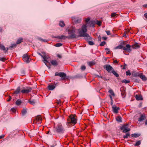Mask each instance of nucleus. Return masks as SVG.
<instances>
[{
  "mask_svg": "<svg viewBox=\"0 0 147 147\" xmlns=\"http://www.w3.org/2000/svg\"><path fill=\"white\" fill-rule=\"evenodd\" d=\"M122 83H125V84H127L130 82V81L129 80L124 79L122 80Z\"/></svg>",
  "mask_w": 147,
  "mask_h": 147,
  "instance_id": "nucleus-34",
  "label": "nucleus"
},
{
  "mask_svg": "<svg viewBox=\"0 0 147 147\" xmlns=\"http://www.w3.org/2000/svg\"><path fill=\"white\" fill-rule=\"evenodd\" d=\"M11 97H10V96H9V98L7 100V101H10L11 99Z\"/></svg>",
  "mask_w": 147,
  "mask_h": 147,
  "instance_id": "nucleus-48",
  "label": "nucleus"
},
{
  "mask_svg": "<svg viewBox=\"0 0 147 147\" xmlns=\"http://www.w3.org/2000/svg\"><path fill=\"white\" fill-rule=\"evenodd\" d=\"M128 124L124 125L120 127V129L123 131V133H126L129 131L130 130V128H128Z\"/></svg>",
  "mask_w": 147,
  "mask_h": 147,
  "instance_id": "nucleus-7",
  "label": "nucleus"
},
{
  "mask_svg": "<svg viewBox=\"0 0 147 147\" xmlns=\"http://www.w3.org/2000/svg\"><path fill=\"white\" fill-rule=\"evenodd\" d=\"M11 111L13 113L16 112V110L14 108H11Z\"/></svg>",
  "mask_w": 147,
  "mask_h": 147,
  "instance_id": "nucleus-45",
  "label": "nucleus"
},
{
  "mask_svg": "<svg viewBox=\"0 0 147 147\" xmlns=\"http://www.w3.org/2000/svg\"><path fill=\"white\" fill-rule=\"evenodd\" d=\"M55 74H65L64 72H59V73H58L57 72H56L55 73Z\"/></svg>",
  "mask_w": 147,
  "mask_h": 147,
  "instance_id": "nucleus-63",
  "label": "nucleus"
},
{
  "mask_svg": "<svg viewBox=\"0 0 147 147\" xmlns=\"http://www.w3.org/2000/svg\"><path fill=\"white\" fill-rule=\"evenodd\" d=\"M145 125H147V119L146 120L145 122Z\"/></svg>",
  "mask_w": 147,
  "mask_h": 147,
  "instance_id": "nucleus-64",
  "label": "nucleus"
},
{
  "mask_svg": "<svg viewBox=\"0 0 147 147\" xmlns=\"http://www.w3.org/2000/svg\"><path fill=\"white\" fill-rule=\"evenodd\" d=\"M143 7H147V4L143 5Z\"/></svg>",
  "mask_w": 147,
  "mask_h": 147,
  "instance_id": "nucleus-56",
  "label": "nucleus"
},
{
  "mask_svg": "<svg viewBox=\"0 0 147 147\" xmlns=\"http://www.w3.org/2000/svg\"><path fill=\"white\" fill-rule=\"evenodd\" d=\"M142 103H140L139 105H138V107H142Z\"/></svg>",
  "mask_w": 147,
  "mask_h": 147,
  "instance_id": "nucleus-50",
  "label": "nucleus"
},
{
  "mask_svg": "<svg viewBox=\"0 0 147 147\" xmlns=\"http://www.w3.org/2000/svg\"><path fill=\"white\" fill-rule=\"evenodd\" d=\"M22 38H20L16 42V44H18L20 43L22 41Z\"/></svg>",
  "mask_w": 147,
  "mask_h": 147,
  "instance_id": "nucleus-36",
  "label": "nucleus"
},
{
  "mask_svg": "<svg viewBox=\"0 0 147 147\" xmlns=\"http://www.w3.org/2000/svg\"><path fill=\"white\" fill-rule=\"evenodd\" d=\"M56 132L59 134L63 133L64 131V129L61 124H59L55 127Z\"/></svg>",
  "mask_w": 147,
  "mask_h": 147,
  "instance_id": "nucleus-6",
  "label": "nucleus"
},
{
  "mask_svg": "<svg viewBox=\"0 0 147 147\" xmlns=\"http://www.w3.org/2000/svg\"><path fill=\"white\" fill-rule=\"evenodd\" d=\"M123 48V49L124 51H126L128 52H130L131 51V45L129 44H127L126 46L123 47V46L120 45L117 46L115 49H121Z\"/></svg>",
  "mask_w": 147,
  "mask_h": 147,
  "instance_id": "nucleus-4",
  "label": "nucleus"
},
{
  "mask_svg": "<svg viewBox=\"0 0 147 147\" xmlns=\"http://www.w3.org/2000/svg\"><path fill=\"white\" fill-rule=\"evenodd\" d=\"M23 58L24 61L27 63H28L29 62V57L26 54H24L23 56Z\"/></svg>",
  "mask_w": 147,
  "mask_h": 147,
  "instance_id": "nucleus-11",
  "label": "nucleus"
},
{
  "mask_svg": "<svg viewBox=\"0 0 147 147\" xmlns=\"http://www.w3.org/2000/svg\"><path fill=\"white\" fill-rule=\"evenodd\" d=\"M139 75L138 74H132V78L134 80L135 82L138 83L140 82V80L139 79L137 78V77H139Z\"/></svg>",
  "mask_w": 147,
  "mask_h": 147,
  "instance_id": "nucleus-9",
  "label": "nucleus"
},
{
  "mask_svg": "<svg viewBox=\"0 0 147 147\" xmlns=\"http://www.w3.org/2000/svg\"><path fill=\"white\" fill-rule=\"evenodd\" d=\"M44 59L43 60V62H44L45 64L47 65V63H48V61L46 59V56H43V57H42Z\"/></svg>",
  "mask_w": 147,
  "mask_h": 147,
  "instance_id": "nucleus-23",
  "label": "nucleus"
},
{
  "mask_svg": "<svg viewBox=\"0 0 147 147\" xmlns=\"http://www.w3.org/2000/svg\"><path fill=\"white\" fill-rule=\"evenodd\" d=\"M88 42V44L90 45H92L94 44V43L92 41H89Z\"/></svg>",
  "mask_w": 147,
  "mask_h": 147,
  "instance_id": "nucleus-42",
  "label": "nucleus"
},
{
  "mask_svg": "<svg viewBox=\"0 0 147 147\" xmlns=\"http://www.w3.org/2000/svg\"><path fill=\"white\" fill-rule=\"evenodd\" d=\"M104 68L110 73L117 74L115 71L112 66L109 65L107 64L105 65L104 66Z\"/></svg>",
  "mask_w": 147,
  "mask_h": 147,
  "instance_id": "nucleus-5",
  "label": "nucleus"
},
{
  "mask_svg": "<svg viewBox=\"0 0 147 147\" xmlns=\"http://www.w3.org/2000/svg\"><path fill=\"white\" fill-rule=\"evenodd\" d=\"M117 77H118L119 76V74H114Z\"/></svg>",
  "mask_w": 147,
  "mask_h": 147,
  "instance_id": "nucleus-60",
  "label": "nucleus"
},
{
  "mask_svg": "<svg viewBox=\"0 0 147 147\" xmlns=\"http://www.w3.org/2000/svg\"><path fill=\"white\" fill-rule=\"evenodd\" d=\"M109 92L111 94V95L115 96V94L114 93L112 89H110L109 91Z\"/></svg>",
  "mask_w": 147,
  "mask_h": 147,
  "instance_id": "nucleus-31",
  "label": "nucleus"
},
{
  "mask_svg": "<svg viewBox=\"0 0 147 147\" xmlns=\"http://www.w3.org/2000/svg\"><path fill=\"white\" fill-rule=\"evenodd\" d=\"M105 32L108 35H109L111 34L110 32L109 31L106 30L105 31Z\"/></svg>",
  "mask_w": 147,
  "mask_h": 147,
  "instance_id": "nucleus-46",
  "label": "nucleus"
},
{
  "mask_svg": "<svg viewBox=\"0 0 147 147\" xmlns=\"http://www.w3.org/2000/svg\"><path fill=\"white\" fill-rule=\"evenodd\" d=\"M144 16L146 18H147V13H145L144 14Z\"/></svg>",
  "mask_w": 147,
  "mask_h": 147,
  "instance_id": "nucleus-53",
  "label": "nucleus"
},
{
  "mask_svg": "<svg viewBox=\"0 0 147 147\" xmlns=\"http://www.w3.org/2000/svg\"><path fill=\"white\" fill-rule=\"evenodd\" d=\"M126 74H131V73L130 72V71L129 70H128L126 72Z\"/></svg>",
  "mask_w": 147,
  "mask_h": 147,
  "instance_id": "nucleus-55",
  "label": "nucleus"
},
{
  "mask_svg": "<svg viewBox=\"0 0 147 147\" xmlns=\"http://www.w3.org/2000/svg\"><path fill=\"white\" fill-rule=\"evenodd\" d=\"M114 63H118V62L117 60H114Z\"/></svg>",
  "mask_w": 147,
  "mask_h": 147,
  "instance_id": "nucleus-51",
  "label": "nucleus"
},
{
  "mask_svg": "<svg viewBox=\"0 0 147 147\" xmlns=\"http://www.w3.org/2000/svg\"><path fill=\"white\" fill-rule=\"evenodd\" d=\"M146 116L144 114H142L140 116V117L138 119V121H139L141 122L144 120L145 119H146Z\"/></svg>",
  "mask_w": 147,
  "mask_h": 147,
  "instance_id": "nucleus-18",
  "label": "nucleus"
},
{
  "mask_svg": "<svg viewBox=\"0 0 147 147\" xmlns=\"http://www.w3.org/2000/svg\"><path fill=\"white\" fill-rule=\"evenodd\" d=\"M55 76H59L63 80L65 79L66 77V74H55Z\"/></svg>",
  "mask_w": 147,
  "mask_h": 147,
  "instance_id": "nucleus-15",
  "label": "nucleus"
},
{
  "mask_svg": "<svg viewBox=\"0 0 147 147\" xmlns=\"http://www.w3.org/2000/svg\"><path fill=\"white\" fill-rule=\"evenodd\" d=\"M112 111L115 113H118V111L120 109L119 107H117L115 105H113L112 107Z\"/></svg>",
  "mask_w": 147,
  "mask_h": 147,
  "instance_id": "nucleus-8",
  "label": "nucleus"
},
{
  "mask_svg": "<svg viewBox=\"0 0 147 147\" xmlns=\"http://www.w3.org/2000/svg\"><path fill=\"white\" fill-rule=\"evenodd\" d=\"M106 43V42L105 41H103L101 42V43L100 44V46H104Z\"/></svg>",
  "mask_w": 147,
  "mask_h": 147,
  "instance_id": "nucleus-40",
  "label": "nucleus"
},
{
  "mask_svg": "<svg viewBox=\"0 0 147 147\" xmlns=\"http://www.w3.org/2000/svg\"><path fill=\"white\" fill-rule=\"evenodd\" d=\"M117 15L116 13H113L111 14V16L112 17H114Z\"/></svg>",
  "mask_w": 147,
  "mask_h": 147,
  "instance_id": "nucleus-41",
  "label": "nucleus"
},
{
  "mask_svg": "<svg viewBox=\"0 0 147 147\" xmlns=\"http://www.w3.org/2000/svg\"><path fill=\"white\" fill-rule=\"evenodd\" d=\"M4 136V135L0 136V139L3 138Z\"/></svg>",
  "mask_w": 147,
  "mask_h": 147,
  "instance_id": "nucleus-59",
  "label": "nucleus"
},
{
  "mask_svg": "<svg viewBox=\"0 0 147 147\" xmlns=\"http://www.w3.org/2000/svg\"><path fill=\"white\" fill-rule=\"evenodd\" d=\"M116 119L117 121L119 122H122V118L120 116H118L116 118Z\"/></svg>",
  "mask_w": 147,
  "mask_h": 147,
  "instance_id": "nucleus-25",
  "label": "nucleus"
},
{
  "mask_svg": "<svg viewBox=\"0 0 147 147\" xmlns=\"http://www.w3.org/2000/svg\"><path fill=\"white\" fill-rule=\"evenodd\" d=\"M80 69L82 71H84L86 69V67L84 65H82Z\"/></svg>",
  "mask_w": 147,
  "mask_h": 147,
  "instance_id": "nucleus-37",
  "label": "nucleus"
},
{
  "mask_svg": "<svg viewBox=\"0 0 147 147\" xmlns=\"http://www.w3.org/2000/svg\"><path fill=\"white\" fill-rule=\"evenodd\" d=\"M111 105H113V100H111Z\"/></svg>",
  "mask_w": 147,
  "mask_h": 147,
  "instance_id": "nucleus-62",
  "label": "nucleus"
},
{
  "mask_svg": "<svg viewBox=\"0 0 147 147\" xmlns=\"http://www.w3.org/2000/svg\"><path fill=\"white\" fill-rule=\"evenodd\" d=\"M102 38L104 40H106L107 39V38L106 37H103Z\"/></svg>",
  "mask_w": 147,
  "mask_h": 147,
  "instance_id": "nucleus-54",
  "label": "nucleus"
},
{
  "mask_svg": "<svg viewBox=\"0 0 147 147\" xmlns=\"http://www.w3.org/2000/svg\"><path fill=\"white\" fill-rule=\"evenodd\" d=\"M16 44H13L11 45L8 48H9V49H11L13 48H15L16 47Z\"/></svg>",
  "mask_w": 147,
  "mask_h": 147,
  "instance_id": "nucleus-32",
  "label": "nucleus"
},
{
  "mask_svg": "<svg viewBox=\"0 0 147 147\" xmlns=\"http://www.w3.org/2000/svg\"><path fill=\"white\" fill-rule=\"evenodd\" d=\"M88 65L90 66H92L95 64L96 63L94 61L88 62Z\"/></svg>",
  "mask_w": 147,
  "mask_h": 147,
  "instance_id": "nucleus-20",
  "label": "nucleus"
},
{
  "mask_svg": "<svg viewBox=\"0 0 147 147\" xmlns=\"http://www.w3.org/2000/svg\"><path fill=\"white\" fill-rule=\"evenodd\" d=\"M32 90V88L28 87H27L26 89H24L22 90L21 92L23 93H28L30 92Z\"/></svg>",
  "mask_w": 147,
  "mask_h": 147,
  "instance_id": "nucleus-10",
  "label": "nucleus"
},
{
  "mask_svg": "<svg viewBox=\"0 0 147 147\" xmlns=\"http://www.w3.org/2000/svg\"><path fill=\"white\" fill-rule=\"evenodd\" d=\"M6 59L4 57H0V60L1 61H4Z\"/></svg>",
  "mask_w": 147,
  "mask_h": 147,
  "instance_id": "nucleus-43",
  "label": "nucleus"
},
{
  "mask_svg": "<svg viewBox=\"0 0 147 147\" xmlns=\"http://www.w3.org/2000/svg\"><path fill=\"white\" fill-rule=\"evenodd\" d=\"M16 104L17 105H19L22 103L21 100H20L19 99L17 100L16 102Z\"/></svg>",
  "mask_w": 147,
  "mask_h": 147,
  "instance_id": "nucleus-29",
  "label": "nucleus"
},
{
  "mask_svg": "<svg viewBox=\"0 0 147 147\" xmlns=\"http://www.w3.org/2000/svg\"><path fill=\"white\" fill-rule=\"evenodd\" d=\"M51 64L55 66H57L58 65L57 61L55 60H52L51 61Z\"/></svg>",
  "mask_w": 147,
  "mask_h": 147,
  "instance_id": "nucleus-17",
  "label": "nucleus"
},
{
  "mask_svg": "<svg viewBox=\"0 0 147 147\" xmlns=\"http://www.w3.org/2000/svg\"><path fill=\"white\" fill-rule=\"evenodd\" d=\"M76 29L74 27L72 26H69L66 29V31L68 32V36H65L63 35L58 36L56 38L59 39H65V38H75L76 35L75 34Z\"/></svg>",
  "mask_w": 147,
  "mask_h": 147,
  "instance_id": "nucleus-1",
  "label": "nucleus"
},
{
  "mask_svg": "<svg viewBox=\"0 0 147 147\" xmlns=\"http://www.w3.org/2000/svg\"><path fill=\"white\" fill-rule=\"evenodd\" d=\"M130 136V134L129 133H127L126 135L123 136V138L124 139L127 138Z\"/></svg>",
  "mask_w": 147,
  "mask_h": 147,
  "instance_id": "nucleus-33",
  "label": "nucleus"
},
{
  "mask_svg": "<svg viewBox=\"0 0 147 147\" xmlns=\"http://www.w3.org/2000/svg\"><path fill=\"white\" fill-rule=\"evenodd\" d=\"M59 25L61 27H63L65 26V24L63 21H60L59 23Z\"/></svg>",
  "mask_w": 147,
  "mask_h": 147,
  "instance_id": "nucleus-28",
  "label": "nucleus"
},
{
  "mask_svg": "<svg viewBox=\"0 0 147 147\" xmlns=\"http://www.w3.org/2000/svg\"><path fill=\"white\" fill-rule=\"evenodd\" d=\"M20 92V87H18L17 88L16 91L14 92V94H18Z\"/></svg>",
  "mask_w": 147,
  "mask_h": 147,
  "instance_id": "nucleus-22",
  "label": "nucleus"
},
{
  "mask_svg": "<svg viewBox=\"0 0 147 147\" xmlns=\"http://www.w3.org/2000/svg\"><path fill=\"white\" fill-rule=\"evenodd\" d=\"M132 74H139V73H138L137 72H136L135 71H133L132 72Z\"/></svg>",
  "mask_w": 147,
  "mask_h": 147,
  "instance_id": "nucleus-61",
  "label": "nucleus"
},
{
  "mask_svg": "<svg viewBox=\"0 0 147 147\" xmlns=\"http://www.w3.org/2000/svg\"><path fill=\"white\" fill-rule=\"evenodd\" d=\"M109 97H110V98L111 100H113V98H112V97L111 95H109Z\"/></svg>",
  "mask_w": 147,
  "mask_h": 147,
  "instance_id": "nucleus-52",
  "label": "nucleus"
},
{
  "mask_svg": "<svg viewBox=\"0 0 147 147\" xmlns=\"http://www.w3.org/2000/svg\"><path fill=\"white\" fill-rule=\"evenodd\" d=\"M135 97L136 99L138 100H143L142 96L140 95H136L135 96Z\"/></svg>",
  "mask_w": 147,
  "mask_h": 147,
  "instance_id": "nucleus-19",
  "label": "nucleus"
},
{
  "mask_svg": "<svg viewBox=\"0 0 147 147\" xmlns=\"http://www.w3.org/2000/svg\"><path fill=\"white\" fill-rule=\"evenodd\" d=\"M132 47L135 49H138L140 47V44L137 42L135 43L134 44L132 45Z\"/></svg>",
  "mask_w": 147,
  "mask_h": 147,
  "instance_id": "nucleus-13",
  "label": "nucleus"
},
{
  "mask_svg": "<svg viewBox=\"0 0 147 147\" xmlns=\"http://www.w3.org/2000/svg\"><path fill=\"white\" fill-rule=\"evenodd\" d=\"M57 56L59 58H61L62 57L60 55H59V54H58L57 55Z\"/></svg>",
  "mask_w": 147,
  "mask_h": 147,
  "instance_id": "nucleus-49",
  "label": "nucleus"
},
{
  "mask_svg": "<svg viewBox=\"0 0 147 147\" xmlns=\"http://www.w3.org/2000/svg\"><path fill=\"white\" fill-rule=\"evenodd\" d=\"M22 115H24L27 113V109L24 108L22 111Z\"/></svg>",
  "mask_w": 147,
  "mask_h": 147,
  "instance_id": "nucleus-24",
  "label": "nucleus"
},
{
  "mask_svg": "<svg viewBox=\"0 0 147 147\" xmlns=\"http://www.w3.org/2000/svg\"><path fill=\"white\" fill-rule=\"evenodd\" d=\"M97 24L98 25H100V22H99L98 21H97Z\"/></svg>",
  "mask_w": 147,
  "mask_h": 147,
  "instance_id": "nucleus-57",
  "label": "nucleus"
},
{
  "mask_svg": "<svg viewBox=\"0 0 147 147\" xmlns=\"http://www.w3.org/2000/svg\"><path fill=\"white\" fill-rule=\"evenodd\" d=\"M48 88L49 90H52L55 88V86L54 85H49Z\"/></svg>",
  "mask_w": 147,
  "mask_h": 147,
  "instance_id": "nucleus-21",
  "label": "nucleus"
},
{
  "mask_svg": "<svg viewBox=\"0 0 147 147\" xmlns=\"http://www.w3.org/2000/svg\"><path fill=\"white\" fill-rule=\"evenodd\" d=\"M87 24L83 25L81 29H78V31L80 36L85 37V39L88 42L91 39V38L89 34L85 33L87 31Z\"/></svg>",
  "mask_w": 147,
  "mask_h": 147,
  "instance_id": "nucleus-2",
  "label": "nucleus"
},
{
  "mask_svg": "<svg viewBox=\"0 0 147 147\" xmlns=\"http://www.w3.org/2000/svg\"><path fill=\"white\" fill-rule=\"evenodd\" d=\"M62 45V43H57L55 45V46L57 47H59L61 46Z\"/></svg>",
  "mask_w": 147,
  "mask_h": 147,
  "instance_id": "nucleus-38",
  "label": "nucleus"
},
{
  "mask_svg": "<svg viewBox=\"0 0 147 147\" xmlns=\"http://www.w3.org/2000/svg\"><path fill=\"white\" fill-rule=\"evenodd\" d=\"M72 18L76 23H80L81 21V18H75V17H73Z\"/></svg>",
  "mask_w": 147,
  "mask_h": 147,
  "instance_id": "nucleus-14",
  "label": "nucleus"
},
{
  "mask_svg": "<svg viewBox=\"0 0 147 147\" xmlns=\"http://www.w3.org/2000/svg\"><path fill=\"white\" fill-rule=\"evenodd\" d=\"M36 119L38 121H40V123H41V121L42 120V118H41V117L40 115L38 116L37 117H36Z\"/></svg>",
  "mask_w": 147,
  "mask_h": 147,
  "instance_id": "nucleus-26",
  "label": "nucleus"
},
{
  "mask_svg": "<svg viewBox=\"0 0 147 147\" xmlns=\"http://www.w3.org/2000/svg\"><path fill=\"white\" fill-rule=\"evenodd\" d=\"M95 76L96 77H98L99 79L101 78V79H103L104 80H105L106 79L105 78L102 77V76H101L100 75H96Z\"/></svg>",
  "mask_w": 147,
  "mask_h": 147,
  "instance_id": "nucleus-30",
  "label": "nucleus"
},
{
  "mask_svg": "<svg viewBox=\"0 0 147 147\" xmlns=\"http://www.w3.org/2000/svg\"><path fill=\"white\" fill-rule=\"evenodd\" d=\"M132 137H134L135 138H137L139 136V135L138 134H132L131 135Z\"/></svg>",
  "mask_w": 147,
  "mask_h": 147,
  "instance_id": "nucleus-39",
  "label": "nucleus"
},
{
  "mask_svg": "<svg viewBox=\"0 0 147 147\" xmlns=\"http://www.w3.org/2000/svg\"><path fill=\"white\" fill-rule=\"evenodd\" d=\"M28 102L31 105H34L36 103V101L34 100H29Z\"/></svg>",
  "mask_w": 147,
  "mask_h": 147,
  "instance_id": "nucleus-27",
  "label": "nucleus"
},
{
  "mask_svg": "<svg viewBox=\"0 0 147 147\" xmlns=\"http://www.w3.org/2000/svg\"><path fill=\"white\" fill-rule=\"evenodd\" d=\"M38 54L40 56H41V57H43V55H42L40 53H38Z\"/></svg>",
  "mask_w": 147,
  "mask_h": 147,
  "instance_id": "nucleus-58",
  "label": "nucleus"
},
{
  "mask_svg": "<svg viewBox=\"0 0 147 147\" xmlns=\"http://www.w3.org/2000/svg\"><path fill=\"white\" fill-rule=\"evenodd\" d=\"M0 49L1 50H3L5 53H6L9 49L8 48H5L4 46L1 45H0Z\"/></svg>",
  "mask_w": 147,
  "mask_h": 147,
  "instance_id": "nucleus-16",
  "label": "nucleus"
},
{
  "mask_svg": "<svg viewBox=\"0 0 147 147\" xmlns=\"http://www.w3.org/2000/svg\"><path fill=\"white\" fill-rule=\"evenodd\" d=\"M105 50L108 51V52H107V54H109V53L110 51H109V48H105Z\"/></svg>",
  "mask_w": 147,
  "mask_h": 147,
  "instance_id": "nucleus-44",
  "label": "nucleus"
},
{
  "mask_svg": "<svg viewBox=\"0 0 147 147\" xmlns=\"http://www.w3.org/2000/svg\"><path fill=\"white\" fill-rule=\"evenodd\" d=\"M77 119L76 116L70 115L67 120V123L68 124H71L74 125L77 123Z\"/></svg>",
  "mask_w": 147,
  "mask_h": 147,
  "instance_id": "nucleus-3",
  "label": "nucleus"
},
{
  "mask_svg": "<svg viewBox=\"0 0 147 147\" xmlns=\"http://www.w3.org/2000/svg\"><path fill=\"white\" fill-rule=\"evenodd\" d=\"M139 77L140 78L142 81H145L147 80V77L143 74H138Z\"/></svg>",
  "mask_w": 147,
  "mask_h": 147,
  "instance_id": "nucleus-12",
  "label": "nucleus"
},
{
  "mask_svg": "<svg viewBox=\"0 0 147 147\" xmlns=\"http://www.w3.org/2000/svg\"><path fill=\"white\" fill-rule=\"evenodd\" d=\"M90 20V18H86L85 20V22L86 23H88V22H89Z\"/></svg>",
  "mask_w": 147,
  "mask_h": 147,
  "instance_id": "nucleus-47",
  "label": "nucleus"
},
{
  "mask_svg": "<svg viewBox=\"0 0 147 147\" xmlns=\"http://www.w3.org/2000/svg\"><path fill=\"white\" fill-rule=\"evenodd\" d=\"M141 144V142L140 140L137 141L136 143L134 145L135 146H137Z\"/></svg>",
  "mask_w": 147,
  "mask_h": 147,
  "instance_id": "nucleus-35",
  "label": "nucleus"
}]
</instances>
